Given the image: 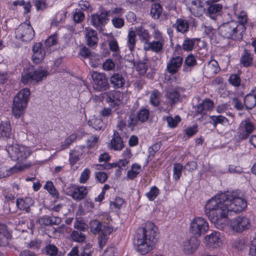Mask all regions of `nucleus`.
<instances>
[{"label":"nucleus","instance_id":"nucleus-19","mask_svg":"<svg viewBox=\"0 0 256 256\" xmlns=\"http://www.w3.org/2000/svg\"><path fill=\"white\" fill-rule=\"evenodd\" d=\"M42 44L40 42L36 43L33 46L32 60L35 63H40L44 58L46 52L42 48Z\"/></svg>","mask_w":256,"mask_h":256},{"label":"nucleus","instance_id":"nucleus-7","mask_svg":"<svg viewBox=\"0 0 256 256\" xmlns=\"http://www.w3.org/2000/svg\"><path fill=\"white\" fill-rule=\"evenodd\" d=\"M157 231L158 228L155 224L151 222H148L144 227L138 228L137 236L155 244L158 239Z\"/></svg>","mask_w":256,"mask_h":256},{"label":"nucleus","instance_id":"nucleus-37","mask_svg":"<svg viewBox=\"0 0 256 256\" xmlns=\"http://www.w3.org/2000/svg\"><path fill=\"white\" fill-rule=\"evenodd\" d=\"M206 70L210 76H213L218 73L220 70V67L217 61L214 60H210L206 68Z\"/></svg>","mask_w":256,"mask_h":256},{"label":"nucleus","instance_id":"nucleus-54","mask_svg":"<svg viewBox=\"0 0 256 256\" xmlns=\"http://www.w3.org/2000/svg\"><path fill=\"white\" fill-rule=\"evenodd\" d=\"M232 246L238 250H242L246 248L245 242L243 240L236 239L233 242Z\"/></svg>","mask_w":256,"mask_h":256},{"label":"nucleus","instance_id":"nucleus-61","mask_svg":"<svg viewBox=\"0 0 256 256\" xmlns=\"http://www.w3.org/2000/svg\"><path fill=\"white\" fill-rule=\"evenodd\" d=\"M80 54L84 58H88L91 60L94 54L92 53L88 48L84 46L80 49Z\"/></svg>","mask_w":256,"mask_h":256},{"label":"nucleus","instance_id":"nucleus-49","mask_svg":"<svg viewBox=\"0 0 256 256\" xmlns=\"http://www.w3.org/2000/svg\"><path fill=\"white\" fill-rule=\"evenodd\" d=\"M88 124L96 130H100L102 127L103 123L100 119L94 118L88 122Z\"/></svg>","mask_w":256,"mask_h":256},{"label":"nucleus","instance_id":"nucleus-46","mask_svg":"<svg viewBox=\"0 0 256 256\" xmlns=\"http://www.w3.org/2000/svg\"><path fill=\"white\" fill-rule=\"evenodd\" d=\"M210 118L213 122V125L214 128H216L218 124H223L228 122V120L226 117L220 116H210Z\"/></svg>","mask_w":256,"mask_h":256},{"label":"nucleus","instance_id":"nucleus-43","mask_svg":"<svg viewBox=\"0 0 256 256\" xmlns=\"http://www.w3.org/2000/svg\"><path fill=\"white\" fill-rule=\"evenodd\" d=\"M162 12V8L160 4L156 3L152 5L150 14L154 18H158Z\"/></svg>","mask_w":256,"mask_h":256},{"label":"nucleus","instance_id":"nucleus-62","mask_svg":"<svg viewBox=\"0 0 256 256\" xmlns=\"http://www.w3.org/2000/svg\"><path fill=\"white\" fill-rule=\"evenodd\" d=\"M108 46L110 47V49L112 51L115 52L116 54H118L119 52V47L118 46V42L116 39L113 38L112 40H110L108 42Z\"/></svg>","mask_w":256,"mask_h":256},{"label":"nucleus","instance_id":"nucleus-34","mask_svg":"<svg viewBox=\"0 0 256 256\" xmlns=\"http://www.w3.org/2000/svg\"><path fill=\"white\" fill-rule=\"evenodd\" d=\"M253 62V55L249 52L244 50L240 59V63L244 67L248 68L252 65Z\"/></svg>","mask_w":256,"mask_h":256},{"label":"nucleus","instance_id":"nucleus-1","mask_svg":"<svg viewBox=\"0 0 256 256\" xmlns=\"http://www.w3.org/2000/svg\"><path fill=\"white\" fill-rule=\"evenodd\" d=\"M224 194L216 196L208 200L205 206V214L212 222L218 228H222V224L226 222L230 211L226 204Z\"/></svg>","mask_w":256,"mask_h":256},{"label":"nucleus","instance_id":"nucleus-28","mask_svg":"<svg viewBox=\"0 0 256 256\" xmlns=\"http://www.w3.org/2000/svg\"><path fill=\"white\" fill-rule=\"evenodd\" d=\"M111 148L114 150H120L124 147L121 137L118 132L114 131L113 138L110 141Z\"/></svg>","mask_w":256,"mask_h":256},{"label":"nucleus","instance_id":"nucleus-26","mask_svg":"<svg viewBox=\"0 0 256 256\" xmlns=\"http://www.w3.org/2000/svg\"><path fill=\"white\" fill-rule=\"evenodd\" d=\"M189 10L192 14L194 16L200 17L204 13V8L201 6L200 2L198 0H192Z\"/></svg>","mask_w":256,"mask_h":256},{"label":"nucleus","instance_id":"nucleus-10","mask_svg":"<svg viewBox=\"0 0 256 256\" xmlns=\"http://www.w3.org/2000/svg\"><path fill=\"white\" fill-rule=\"evenodd\" d=\"M208 229V224L204 218H195L191 222L190 230L192 234L196 238L204 234Z\"/></svg>","mask_w":256,"mask_h":256},{"label":"nucleus","instance_id":"nucleus-60","mask_svg":"<svg viewBox=\"0 0 256 256\" xmlns=\"http://www.w3.org/2000/svg\"><path fill=\"white\" fill-rule=\"evenodd\" d=\"M58 37L56 34L50 36L45 41V45L47 47H50L57 43Z\"/></svg>","mask_w":256,"mask_h":256},{"label":"nucleus","instance_id":"nucleus-15","mask_svg":"<svg viewBox=\"0 0 256 256\" xmlns=\"http://www.w3.org/2000/svg\"><path fill=\"white\" fill-rule=\"evenodd\" d=\"M184 62L180 56H174L170 58L166 65V70L171 74H176Z\"/></svg>","mask_w":256,"mask_h":256},{"label":"nucleus","instance_id":"nucleus-23","mask_svg":"<svg viewBox=\"0 0 256 256\" xmlns=\"http://www.w3.org/2000/svg\"><path fill=\"white\" fill-rule=\"evenodd\" d=\"M34 202V200L30 197L25 198H18L16 200V206L20 210H25L27 212H30V207Z\"/></svg>","mask_w":256,"mask_h":256},{"label":"nucleus","instance_id":"nucleus-16","mask_svg":"<svg viewBox=\"0 0 256 256\" xmlns=\"http://www.w3.org/2000/svg\"><path fill=\"white\" fill-rule=\"evenodd\" d=\"M240 132L239 134V137L241 139L244 140L251 134L254 130V123L250 121L249 120H242L240 125Z\"/></svg>","mask_w":256,"mask_h":256},{"label":"nucleus","instance_id":"nucleus-29","mask_svg":"<svg viewBox=\"0 0 256 256\" xmlns=\"http://www.w3.org/2000/svg\"><path fill=\"white\" fill-rule=\"evenodd\" d=\"M254 92V90H252L250 93L244 98V104L247 110H251L256 106V93Z\"/></svg>","mask_w":256,"mask_h":256},{"label":"nucleus","instance_id":"nucleus-24","mask_svg":"<svg viewBox=\"0 0 256 256\" xmlns=\"http://www.w3.org/2000/svg\"><path fill=\"white\" fill-rule=\"evenodd\" d=\"M207 4L208 6L207 8L206 14L212 19L216 20V16L220 14L222 6L217 3Z\"/></svg>","mask_w":256,"mask_h":256},{"label":"nucleus","instance_id":"nucleus-57","mask_svg":"<svg viewBox=\"0 0 256 256\" xmlns=\"http://www.w3.org/2000/svg\"><path fill=\"white\" fill-rule=\"evenodd\" d=\"M201 28L204 30L205 34L209 36H212L216 32L215 29L211 26L208 25L206 24H202Z\"/></svg>","mask_w":256,"mask_h":256},{"label":"nucleus","instance_id":"nucleus-59","mask_svg":"<svg viewBox=\"0 0 256 256\" xmlns=\"http://www.w3.org/2000/svg\"><path fill=\"white\" fill-rule=\"evenodd\" d=\"M118 162H114L112 164H96V168L97 170H110L113 168L118 167Z\"/></svg>","mask_w":256,"mask_h":256},{"label":"nucleus","instance_id":"nucleus-13","mask_svg":"<svg viewBox=\"0 0 256 256\" xmlns=\"http://www.w3.org/2000/svg\"><path fill=\"white\" fill-rule=\"evenodd\" d=\"M230 226L237 232H242L250 226L249 220L245 216H238L231 220Z\"/></svg>","mask_w":256,"mask_h":256},{"label":"nucleus","instance_id":"nucleus-9","mask_svg":"<svg viewBox=\"0 0 256 256\" xmlns=\"http://www.w3.org/2000/svg\"><path fill=\"white\" fill-rule=\"evenodd\" d=\"M93 88L97 91H105L110 88V84L105 74L93 71L91 72Z\"/></svg>","mask_w":256,"mask_h":256},{"label":"nucleus","instance_id":"nucleus-17","mask_svg":"<svg viewBox=\"0 0 256 256\" xmlns=\"http://www.w3.org/2000/svg\"><path fill=\"white\" fill-rule=\"evenodd\" d=\"M165 40H153L150 42L148 44L144 46V49L145 51L151 50L156 54L161 53L163 50Z\"/></svg>","mask_w":256,"mask_h":256},{"label":"nucleus","instance_id":"nucleus-33","mask_svg":"<svg viewBox=\"0 0 256 256\" xmlns=\"http://www.w3.org/2000/svg\"><path fill=\"white\" fill-rule=\"evenodd\" d=\"M197 38H186L182 44V46L178 45L176 48L179 47L185 52L192 51L194 47L196 42L198 40Z\"/></svg>","mask_w":256,"mask_h":256},{"label":"nucleus","instance_id":"nucleus-48","mask_svg":"<svg viewBox=\"0 0 256 256\" xmlns=\"http://www.w3.org/2000/svg\"><path fill=\"white\" fill-rule=\"evenodd\" d=\"M150 112L149 110L146 108L140 109L138 114V119L139 121L144 122H146L149 117Z\"/></svg>","mask_w":256,"mask_h":256},{"label":"nucleus","instance_id":"nucleus-50","mask_svg":"<svg viewBox=\"0 0 256 256\" xmlns=\"http://www.w3.org/2000/svg\"><path fill=\"white\" fill-rule=\"evenodd\" d=\"M165 119V118H164ZM169 127L175 128L177 126L178 123L180 121V118L178 116H176L174 118L168 116L166 118Z\"/></svg>","mask_w":256,"mask_h":256},{"label":"nucleus","instance_id":"nucleus-2","mask_svg":"<svg viewBox=\"0 0 256 256\" xmlns=\"http://www.w3.org/2000/svg\"><path fill=\"white\" fill-rule=\"evenodd\" d=\"M246 28L238 26V22L234 20L222 24L218 28V33L222 37L234 40L242 39L243 33Z\"/></svg>","mask_w":256,"mask_h":256},{"label":"nucleus","instance_id":"nucleus-38","mask_svg":"<svg viewBox=\"0 0 256 256\" xmlns=\"http://www.w3.org/2000/svg\"><path fill=\"white\" fill-rule=\"evenodd\" d=\"M30 154L29 148L22 145L20 147V152L18 153V158L16 159V161L18 162H22L27 158Z\"/></svg>","mask_w":256,"mask_h":256},{"label":"nucleus","instance_id":"nucleus-64","mask_svg":"<svg viewBox=\"0 0 256 256\" xmlns=\"http://www.w3.org/2000/svg\"><path fill=\"white\" fill-rule=\"evenodd\" d=\"M112 22L114 26L117 28H122L124 24V19L120 18H112Z\"/></svg>","mask_w":256,"mask_h":256},{"label":"nucleus","instance_id":"nucleus-31","mask_svg":"<svg viewBox=\"0 0 256 256\" xmlns=\"http://www.w3.org/2000/svg\"><path fill=\"white\" fill-rule=\"evenodd\" d=\"M11 126L9 121L2 122L0 124V138L6 140L10 138Z\"/></svg>","mask_w":256,"mask_h":256},{"label":"nucleus","instance_id":"nucleus-47","mask_svg":"<svg viewBox=\"0 0 256 256\" xmlns=\"http://www.w3.org/2000/svg\"><path fill=\"white\" fill-rule=\"evenodd\" d=\"M183 169L182 164L179 163L174 164L173 168V178L175 180H179L181 174L182 172Z\"/></svg>","mask_w":256,"mask_h":256},{"label":"nucleus","instance_id":"nucleus-6","mask_svg":"<svg viewBox=\"0 0 256 256\" xmlns=\"http://www.w3.org/2000/svg\"><path fill=\"white\" fill-rule=\"evenodd\" d=\"M226 197V204L230 211V214L242 211L246 207V202L240 196H237L236 192L224 194Z\"/></svg>","mask_w":256,"mask_h":256},{"label":"nucleus","instance_id":"nucleus-11","mask_svg":"<svg viewBox=\"0 0 256 256\" xmlns=\"http://www.w3.org/2000/svg\"><path fill=\"white\" fill-rule=\"evenodd\" d=\"M110 11L102 10L100 14H94L90 18L91 24L99 32L104 30V26L109 20Z\"/></svg>","mask_w":256,"mask_h":256},{"label":"nucleus","instance_id":"nucleus-4","mask_svg":"<svg viewBox=\"0 0 256 256\" xmlns=\"http://www.w3.org/2000/svg\"><path fill=\"white\" fill-rule=\"evenodd\" d=\"M90 231L94 234H98V244L102 248L106 243L108 240V235L112 231V227L107 223H102L98 220H92L90 222Z\"/></svg>","mask_w":256,"mask_h":256},{"label":"nucleus","instance_id":"nucleus-30","mask_svg":"<svg viewBox=\"0 0 256 256\" xmlns=\"http://www.w3.org/2000/svg\"><path fill=\"white\" fill-rule=\"evenodd\" d=\"M196 64L197 62L195 56L192 54H190L185 58L182 70L186 72H190L192 68Z\"/></svg>","mask_w":256,"mask_h":256},{"label":"nucleus","instance_id":"nucleus-32","mask_svg":"<svg viewBox=\"0 0 256 256\" xmlns=\"http://www.w3.org/2000/svg\"><path fill=\"white\" fill-rule=\"evenodd\" d=\"M172 26L176 30L177 32L184 34L188 31L189 23L186 19L178 18Z\"/></svg>","mask_w":256,"mask_h":256},{"label":"nucleus","instance_id":"nucleus-63","mask_svg":"<svg viewBox=\"0 0 256 256\" xmlns=\"http://www.w3.org/2000/svg\"><path fill=\"white\" fill-rule=\"evenodd\" d=\"M97 180L101 184L104 183L108 178L107 174L104 172H98L95 173Z\"/></svg>","mask_w":256,"mask_h":256},{"label":"nucleus","instance_id":"nucleus-40","mask_svg":"<svg viewBox=\"0 0 256 256\" xmlns=\"http://www.w3.org/2000/svg\"><path fill=\"white\" fill-rule=\"evenodd\" d=\"M136 33L135 31L130 30L128 36V46L130 51L134 49L136 42Z\"/></svg>","mask_w":256,"mask_h":256},{"label":"nucleus","instance_id":"nucleus-18","mask_svg":"<svg viewBox=\"0 0 256 256\" xmlns=\"http://www.w3.org/2000/svg\"><path fill=\"white\" fill-rule=\"evenodd\" d=\"M84 33L87 44L91 47L96 46L98 42L96 32L90 28H86Z\"/></svg>","mask_w":256,"mask_h":256},{"label":"nucleus","instance_id":"nucleus-8","mask_svg":"<svg viewBox=\"0 0 256 256\" xmlns=\"http://www.w3.org/2000/svg\"><path fill=\"white\" fill-rule=\"evenodd\" d=\"M15 33L17 38L24 42H30L34 36V30L29 21L20 24L16 30Z\"/></svg>","mask_w":256,"mask_h":256},{"label":"nucleus","instance_id":"nucleus-14","mask_svg":"<svg viewBox=\"0 0 256 256\" xmlns=\"http://www.w3.org/2000/svg\"><path fill=\"white\" fill-rule=\"evenodd\" d=\"M134 242L136 246V250L142 255L148 254L153 248L154 245V244L149 242L145 239L138 236H136V239L134 240Z\"/></svg>","mask_w":256,"mask_h":256},{"label":"nucleus","instance_id":"nucleus-39","mask_svg":"<svg viewBox=\"0 0 256 256\" xmlns=\"http://www.w3.org/2000/svg\"><path fill=\"white\" fill-rule=\"evenodd\" d=\"M141 166L137 164H133L130 170L127 172V177L130 180L135 178L140 172Z\"/></svg>","mask_w":256,"mask_h":256},{"label":"nucleus","instance_id":"nucleus-35","mask_svg":"<svg viewBox=\"0 0 256 256\" xmlns=\"http://www.w3.org/2000/svg\"><path fill=\"white\" fill-rule=\"evenodd\" d=\"M107 96L106 101L112 103L114 106L118 105L122 99V96L118 91L111 92L108 94Z\"/></svg>","mask_w":256,"mask_h":256},{"label":"nucleus","instance_id":"nucleus-22","mask_svg":"<svg viewBox=\"0 0 256 256\" xmlns=\"http://www.w3.org/2000/svg\"><path fill=\"white\" fill-rule=\"evenodd\" d=\"M220 234L218 232H214L205 237L207 242V245L210 247L216 248L220 246L222 244V241L220 238Z\"/></svg>","mask_w":256,"mask_h":256},{"label":"nucleus","instance_id":"nucleus-25","mask_svg":"<svg viewBox=\"0 0 256 256\" xmlns=\"http://www.w3.org/2000/svg\"><path fill=\"white\" fill-rule=\"evenodd\" d=\"M199 244V241L194 236L191 238L190 240L184 242V250L187 254H192L197 249Z\"/></svg>","mask_w":256,"mask_h":256},{"label":"nucleus","instance_id":"nucleus-12","mask_svg":"<svg viewBox=\"0 0 256 256\" xmlns=\"http://www.w3.org/2000/svg\"><path fill=\"white\" fill-rule=\"evenodd\" d=\"M184 89L180 87H176L166 91L164 97L168 106L172 108L182 100L181 94L183 93Z\"/></svg>","mask_w":256,"mask_h":256},{"label":"nucleus","instance_id":"nucleus-42","mask_svg":"<svg viewBox=\"0 0 256 256\" xmlns=\"http://www.w3.org/2000/svg\"><path fill=\"white\" fill-rule=\"evenodd\" d=\"M161 94L158 90L152 91L150 98V104L154 106H158L160 102Z\"/></svg>","mask_w":256,"mask_h":256},{"label":"nucleus","instance_id":"nucleus-45","mask_svg":"<svg viewBox=\"0 0 256 256\" xmlns=\"http://www.w3.org/2000/svg\"><path fill=\"white\" fill-rule=\"evenodd\" d=\"M44 188L52 196L56 198L58 196L59 192L54 188L53 183L51 181H48L44 186Z\"/></svg>","mask_w":256,"mask_h":256},{"label":"nucleus","instance_id":"nucleus-3","mask_svg":"<svg viewBox=\"0 0 256 256\" xmlns=\"http://www.w3.org/2000/svg\"><path fill=\"white\" fill-rule=\"evenodd\" d=\"M30 94V90L24 88L20 90L14 97L12 113L16 118H20L24 114V110L27 106Z\"/></svg>","mask_w":256,"mask_h":256},{"label":"nucleus","instance_id":"nucleus-56","mask_svg":"<svg viewBox=\"0 0 256 256\" xmlns=\"http://www.w3.org/2000/svg\"><path fill=\"white\" fill-rule=\"evenodd\" d=\"M46 252L47 254L50 256H54L58 254V250L56 246L50 244L46 246Z\"/></svg>","mask_w":256,"mask_h":256},{"label":"nucleus","instance_id":"nucleus-21","mask_svg":"<svg viewBox=\"0 0 256 256\" xmlns=\"http://www.w3.org/2000/svg\"><path fill=\"white\" fill-rule=\"evenodd\" d=\"M88 194L86 187L84 186L75 188L69 195L76 201H80L84 199Z\"/></svg>","mask_w":256,"mask_h":256},{"label":"nucleus","instance_id":"nucleus-36","mask_svg":"<svg viewBox=\"0 0 256 256\" xmlns=\"http://www.w3.org/2000/svg\"><path fill=\"white\" fill-rule=\"evenodd\" d=\"M20 146L18 144H13L6 147V150L12 160L16 161V159L18 158Z\"/></svg>","mask_w":256,"mask_h":256},{"label":"nucleus","instance_id":"nucleus-52","mask_svg":"<svg viewBox=\"0 0 256 256\" xmlns=\"http://www.w3.org/2000/svg\"><path fill=\"white\" fill-rule=\"evenodd\" d=\"M160 144H156L152 145L148 148L149 154L148 156V160L150 161L154 156L156 152L160 148Z\"/></svg>","mask_w":256,"mask_h":256},{"label":"nucleus","instance_id":"nucleus-41","mask_svg":"<svg viewBox=\"0 0 256 256\" xmlns=\"http://www.w3.org/2000/svg\"><path fill=\"white\" fill-rule=\"evenodd\" d=\"M72 240L78 242H83L85 241L86 236L82 232L78 230H73L70 234Z\"/></svg>","mask_w":256,"mask_h":256},{"label":"nucleus","instance_id":"nucleus-5","mask_svg":"<svg viewBox=\"0 0 256 256\" xmlns=\"http://www.w3.org/2000/svg\"><path fill=\"white\" fill-rule=\"evenodd\" d=\"M48 72L42 67L34 69V66H30L24 74H22L21 82L24 84L38 82L46 78Z\"/></svg>","mask_w":256,"mask_h":256},{"label":"nucleus","instance_id":"nucleus-53","mask_svg":"<svg viewBox=\"0 0 256 256\" xmlns=\"http://www.w3.org/2000/svg\"><path fill=\"white\" fill-rule=\"evenodd\" d=\"M228 82L232 85L238 87L240 85L241 80L238 75L232 74L228 78Z\"/></svg>","mask_w":256,"mask_h":256},{"label":"nucleus","instance_id":"nucleus-58","mask_svg":"<svg viewBox=\"0 0 256 256\" xmlns=\"http://www.w3.org/2000/svg\"><path fill=\"white\" fill-rule=\"evenodd\" d=\"M115 67V64L111 59H107L102 64V68L104 70L109 71L113 70Z\"/></svg>","mask_w":256,"mask_h":256},{"label":"nucleus","instance_id":"nucleus-55","mask_svg":"<svg viewBox=\"0 0 256 256\" xmlns=\"http://www.w3.org/2000/svg\"><path fill=\"white\" fill-rule=\"evenodd\" d=\"M238 21H236L238 22V26H243L244 28H246L245 24L247 22L248 18L246 14L244 12H242L238 17Z\"/></svg>","mask_w":256,"mask_h":256},{"label":"nucleus","instance_id":"nucleus-20","mask_svg":"<svg viewBox=\"0 0 256 256\" xmlns=\"http://www.w3.org/2000/svg\"><path fill=\"white\" fill-rule=\"evenodd\" d=\"M135 32L140 40L142 43L144 44V46L148 44L151 38L150 34L148 30L144 28L143 26H140L136 28Z\"/></svg>","mask_w":256,"mask_h":256},{"label":"nucleus","instance_id":"nucleus-44","mask_svg":"<svg viewBox=\"0 0 256 256\" xmlns=\"http://www.w3.org/2000/svg\"><path fill=\"white\" fill-rule=\"evenodd\" d=\"M148 68V64L146 62H140L136 66V69L140 76L144 75Z\"/></svg>","mask_w":256,"mask_h":256},{"label":"nucleus","instance_id":"nucleus-27","mask_svg":"<svg viewBox=\"0 0 256 256\" xmlns=\"http://www.w3.org/2000/svg\"><path fill=\"white\" fill-rule=\"evenodd\" d=\"M110 84L115 88L123 87L125 84V80L122 74L114 73L110 78Z\"/></svg>","mask_w":256,"mask_h":256},{"label":"nucleus","instance_id":"nucleus-51","mask_svg":"<svg viewBox=\"0 0 256 256\" xmlns=\"http://www.w3.org/2000/svg\"><path fill=\"white\" fill-rule=\"evenodd\" d=\"M159 194L158 188L155 186H152L148 192L146 194V196L150 200H154Z\"/></svg>","mask_w":256,"mask_h":256}]
</instances>
